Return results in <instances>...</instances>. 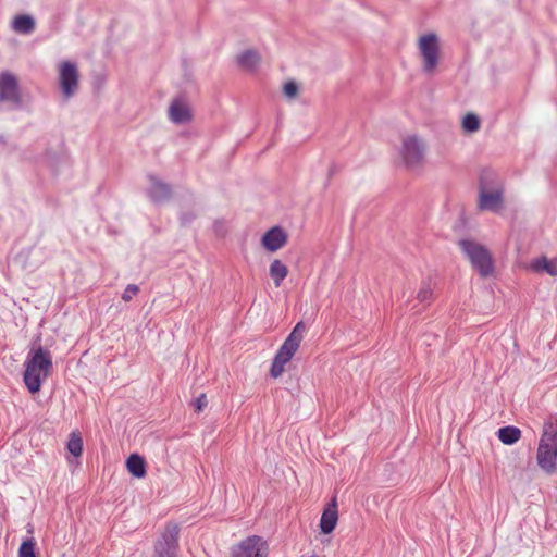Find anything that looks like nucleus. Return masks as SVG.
<instances>
[{"instance_id":"3","label":"nucleus","mask_w":557,"mask_h":557,"mask_svg":"<svg viewBox=\"0 0 557 557\" xmlns=\"http://www.w3.org/2000/svg\"><path fill=\"white\" fill-rule=\"evenodd\" d=\"M305 331V324L302 322H298L278 348L270 370L272 377L276 379L282 375L285 370V364L290 361L295 352L298 350L304 338Z\"/></svg>"},{"instance_id":"19","label":"nucleus","mask_w":557,"mask_h":557,"mask_svg":"<svg viewBox=\"0 0 557 557\" xmlns=\"http://www.w3.org/2000/svg\"><path fill=\"white\" fill-rule=\"evenodd\" d=\"M238 64L246 71H255L260 63V55L253 50H247L238 55Z\"/></svg>"},{"instance_id":"4","label":"nucleus","mask_w":557,"mask_h":557,"mask_svg":"<svg viewBox=\"0 0 557 557\" xmlns=\"http://www.w3.org/2000/svg\"><path fill=\"white\" fill-rule=\"evenodd\" d=\"M503 184L493 172L481 176L479 190V207L482 210L497 212L503 207Z\"/></svg>"},{"instance_id":"11","label":"nucleus","mask_w":557,"mask_h":557,"mask_svg":"<svg viewBox=\"0 0 557 557\" xmlns=\"http://www.w3.org/2000/svg\"><path fill=\"white\" fill-rule=\"evenodd\" d=\"M0 101H10L16 106L21 103L17 79L9 72L0 74Z\"/></svg>"},{"instance_id":"1","label":"nucleus","mask_w":557,"mask_h":557,"mask_svg":"<svg viewBox=\"0 0 557 557\" xmlns=\"http://www.w3.org/2000/svg\"><path fill=\"white\" fill-rule=\"evenodd\" d=\"M536 461L547 474H553L557 469V416H549L544 422Z\"/></svg>"},{"instance_id":"20","label":"nucleus","mask_w":557,"mask_h":557,"mask_svg":"<svg viewBox=\"0 0 557 557\" xmlns=\"http://www.w3.org/2000/svg\"><path fill=\"white\" fill-rule=\"evenodd\" d=\"M498 438L503 444L512 445L521 437V431L517 426L508 425L503 426L497 432Z\"/></svg>"},{"instance_id":"22","label":"nucleus","mask_w":557,"mask_h":557,"mask_svg":"<svg viewBox=\"0 0 557 557\" xmlns=\"http://www.w3.org/2000/svg\"><path fill=\"white\" fill-rule=\"evenodd\" d=\"M66 448L75 457H78L82 455L83 441H82L81 435L77 432H72L70 434Z\"/></svg>"},{"instance_id":"27","label":"nucleus","mask_w":557,"mask_h":557,"mask_svg":"<svg viewBox=\"0 0 557 557\" xmlns=\"http://www.w3.org/2000/svg\"><path fill=\"white\" fill-rule=\"evenodd\" d=\"M190 405L195 409V411L201 412L208 405L206 394H201L199 397L193 400Z\"/></svg>"},{"instance_id":"7","label":"nucleus","mask_w":557,"mask_h":557,"mask_svg":"<svg viewBox=\"0 0 557 557\" xmlns=\"http://www.w3.org/2000/svg\"><path fill=\"white\" fill-rule=\"evenodd\" d=\"M59 86L65 99L73 97L78 90L79 73L76 63L62 61L58 67Z\"/></svg>"},{"instance_id":"28","label":"nucleus","mask_w":557,"mask_h":557,"mask_svg":"<svg viewBox=\"0 0 557 557\" xmlns=\"http://www.w3.org/2000/svg\"><path fill=\"white\" fill-rule=\"evenodd\" d=\"M284 94L289 97V98H293L297 95L298 92V86L296 83L294 82H288L284 85Z\"/></svg>"},{"instance_id":"10","label":"nucleus","mask_w":557,"mask_h":557,"mask_svg":"<svg viewBox=\"0 0 557 557\" xmlns=\"http://www.w3.org/2000/svg\"><path fill=\"white\" fill-rule=\"evenodd\" d=\"M423 153L424 145L416 135L404 137L400 156L406 166H418L422 162Z\"/></svg>"},{"instance_id":"18","label":"nucleus","mask_w":557,"mask_h":557,"mask_svg":"<svg viewBox=\"0 0 557 557\" xmlns=\"http://www.w3.org/2000/svg\"><path fill=\"white\" fill-rule=\"evenodd\" d=\"M126 467L129 473L136 478H144L146 475V465L141 456L132 454L126 461Z\"/></svg>"},{"instance_id":"16","label":"nucleus","mask_w":557,"mask_h":557,"mask_svg":"<svg viewBox=\"0 0 557 557\" xmlns=\"http://www.w3.org/2000/svg\"><path fill=\"white\" fill-rule=\"evenodd\" d=\"M11 27L17 34L30 35L36 28V23L32 15L20 14L13 18Z\"/></svg>"},{"instance_id":"13","label":"nucleus","mask_w":557,"mask_h":557,"mask_svg":"<svg viewBox=\"0 0 557 557\" xmlns=\"http://www.w3.org/2000/svg\"><path fill=\"white\" fill-rule=\"evenodd\" d=\"M261 242L267 250L274 252L286 244L287 235L283 228L280 226H274L264 233Z\"/></svg>"},{"instance_id":"12","label":"nucleus","mask_w":557,"mask_h":557,"mask_svg":"<svg viewBox=\"0 0 557 557\" xmlns=\"http://www.w3.org/2000/svg\"><path fill=\"white\" fill-rule=\"evenodd\" d=\"M147 178L150 183V186L148 187L146 194L153 203H162L171 198L172 189L169 184L162 182L158 176L153 174H149Z\"/></svg>"},{"instance_id":"17","label":"nucleus","mask_w":557,"mask_h":557,"mask_svg":"<svg viewBox=\"0 0 557 557\" xmlns=\"http://www.w3.org/2000/svg\"><path fill=\"white\" fill-rule=\"evenodd\" d=\"M269 272L274 285L280 287L288 275V268L281 260L275 259L271 262Z\"/></svg>"},{"instance_id":"25","label":"nucleus","mask_w":557,"mask_h":557,"mask_svg":"<svg viewBox=\"0 0 557 557\" xmlns=\"http://www.w3.org/2000/svg\"><path fill=\"white\" fill-rule=\"evenodd\" d=\"M418 300L420 302H426L429 304L433 299V290L429 283H423L419 293H418Z\"/></svg>"},{"instance_id":"23","label":"nucleus","mask_w":557,"mask_h":557,"mask_svg":"<svg viewBox=\"0 0 557 557\" xmlns=\"http://www.w3.org/2000/svg\"><path fill=\"white\" fill-rule=\"evenodd\" d=\"M36 542L33 537L25 540L18 548V557H38L35 553Z\"/></svg>"},{"instance_id":"24","label":"nucleus","mask_w":557,"mask_h":557,"mask_svg":"<svg viewBox=\"0 0 557 557\" xmlns=\"http://www.w3.org/2000/svg\"><path fill=\"white\" fill-rule=\"evenodd\" d=\"M462 127L466 132L474 133L480 128V120L473 113H468L462 121Z\"/></svg>"},{"instance_id":"9","label":"nucleus","mask_w":557,"mask_h":557,"mask_svg":"<svg viewBox=\"0 0 557 557\" xmlns=\"http://www.w3.org/2000/svg\"><path fill=\"white\" fill-rule=\"evenodd\" d=\"M269 552L268 543L258 535H251L231 550L232 557H267Z\"/></svg>"},{"instance_id":"14","label":"nucleus","mask_w":557,"mask_h":557,"mask_svg":"<svg viewBox=\"0 0 557 557\" xmlns=\"http://www.w3.org/2000/svg\"><path fill=\"white\" fill-rule=\"evenodd\" d=\"M338 520L337 499L334 496L322 512L320 529L322 533L330 534L336 527Z\"/></svg>"},{"instance_id":"5","label":"nucleus","mask_w":557,"mask_h":557,"mask_svg":"<svg viewBox=\"0 0 557 557\" xmlns=\"http://www.w3.org/2000/svg\"><path fill=\"white\" fill-rule=\"evenodd\" d=\"M459 247L482 277H487L493 273V258L483 245L474 240L461 239L459 242Z\"/></svg>"},{"instance_id":"21","label":"nucleus","mask_w":557,"mask_h":557,"mask_svg":"<svg viewBox=\"0 0 557 557\" xmlns=\"http://www.w3.org/2000/svg\"><path fill=\"white\" fill-rule=\"evenodd\" d=\"M532 267L535 271H545L549 275H557V261L556 260H548L545 257H542L540 259H536Z\"/></svg>"},{"instance_id":"6","label":"nucleus","mask_w":557,"mask_h":557,"mask_svg":"<svg viewBox=\"0 0 557 557\" xmlns=\"http://www.w3.org/2000/svg\"><path fill=\"white\" fill-rule=\"evenodd\" d=\"M178 535V525L172 522L166 523L164 531L154 543L152 557H177Z\"/></svg>"},{"instance_id":"2","label":"nucleus","mask_w":557,"mask_h":557,"mask_svg":"<svg viewBox=\"0 0 557 557\" xmlns=\"http://www.w3.org/2000/svg\"><path fill=\"white\" fill-rule=\"evenodd\" d=\"M52 370V357L50 351L38 347L29 354L25 362L24 383L30 393L39 392L42 381Z\"/></svg>"},{"instance_id":"8","label":"nucleus","mask_w":557,"mask_h":557,"mask_svg":"<svg viewBox=\"0 0 557 557\" xmlns=\"http://www.w3.org/2000/svg\"><path fill=\"white\" fill-rule=\"evenodd\" d=\"M419 50L423 59V71L429 74L433 73L440 59L437 36L433 33L422 36L419 40Z\"/></svg>"},{"instance_id":"15","label":"nucleus","mask_w":557,"mask_h":557,"mask_svg":"<svg viewBox=\"0 0 557 557\" xmlns=\"http://www.w3.org/2000/svg\"><path fill=\"white\" fill-rule=\"evenodd\" d=\"M169 119L174 124H186L191 120V114L188 106L182 100H174L169 108Z\"/></svg>"},{"instance_id":"26","label":"nucleus","mask_w":557,"mask_h":557,"mask_svg":"<svg viewBox=\"0 0 557 557\" xmlns=\"http://www.w3.org/2000/svg\"><path fill=\"white\" fill-rule=\"evenodd\" d=\"M139 293V287L135 284H128L122 294V299L126 302L131 301L134 296Z\"/></svg>"}]
</instances>
